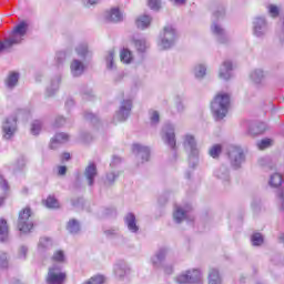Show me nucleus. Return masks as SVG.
I'll return each mask as SVG.
<instances>
[{
    "label": "nucleus",
    "instance_id": "nucleus-1",
    "mask_svg": "<svg viewBox=\"0 0 284 284\" xmlns=\"http://www.w3.org/2000/svg\"><path fill=\"white\" fill-rule=\"evenodd\" d=\"M211 111L213 112L216 121L225 119V116H227V112H230V94L224 92L217 93L211 102Z\"/></svg>",
    "mask_w": 284,
    "mask_h": 284
},
{
    "label": "nucleus",
    "instance_id": "nucleus-2",
    "mask_svg": "<svg viewBox=\"0 0 284 284\" xmlns=\"http://www.w3.org/2000/svg\"><path fill=\"white\" fill-rule=\"evenodd\" d=\"M28 33V23L26 21L20 22L16 26L9 38L4 39L3 42H0V52L3 50H9L12 45H19L23 41V37Z\"/></svg>",
    "mask_w": 284,
    "mask_h": 284
},
{
    "label": "nucleus",
    "instance_id": "nucleus-3",
    "mask_svg": "<svg viewBox=\"0 0 284 284\" xmlns=\"http://www.w3.org/2000/svg\"><path fill=\"white\" fill-rule=\"evenodd\" d=\"M183 148L190 153V165L194 168L199 161V145L196 144V138L193 134H185L183 138Z\"/></svg>",
    "mask_w": 284,
    "mask_h": 284
},
{
    "label": "nucleus",
    "instance_id": "nucleus-4",
    "mask_svg": "<svg viewBox=\"0 0 284 284\" xmlns=\"http://www.w3.org/2000/svg\"><path fill=\"white\" fill-rule=\"evenodd\" d=\"M174 43H176V29L172 26L164 27L163 32L160 36L159 47L162 50H170Z\"/></svg>",
    "mask_w": 284,
    "mask_h": 284
},
{
    "label": "nucleus",
    "instance_id": "nucleus-5",
    "mask_svg": "<svg viewBox=\"0 0 284 284\" xmlns=\"http://www.w3.org/2000/svg\"><path fill=\"white\" fill-rule=\"evenodd\" d=\"M32 227H34V222H32V211L30 207H26L19 213L18 230L23 234H28Z\"/></svg>",
    "mask_w": 284,
    "mask_h": 284
},
{
    "label": "nucleus",
    "instance_id": "nucleus-6",
    "mask_svg": "<svg viewBox=\"0 0 284 284\" xmlns=\"http://www.w3.org/2000/svg\"><path fill=\"white\" fill-rule=\"evenodd\" d=\"M67 274L61 271V266L53 265L49 268L45 277L47 284H63L65 283Z\"/></svg>",
    "mask_w": 284,
    "mask_h": 284
},
{
    "label": "nucleus",
    "instance_id": "nucleus-7",
    "mask_svg": "<svg viewBox=\"0 0 284 284\" xmlns=\"http://www.w3.org/2000/svg\"><path fill=\"white\" fill-rule=\"evenodd\" d=\"M270 32V26L264 17H256L253 20V34L258 39H263Z\"/></svg>",
    "mask_w": 284,
    "mask_h": 284
},
{
    "label": "nucleus",
    "instance_id": "nucleus-8",
    "mask_svg": "<svg viewBox=\"0 0 284 284\" xmlns=\"http://www.w3.org/2000/svg\"><path fill=\"white\" fill-rule=\"evenodd\" d=\"M201 271L193 270L186 271L185 273L180 274L175 281L178 284H195L201 283Z\"/></svg>",
    "mask_w": 284,
    "mask_h": 284
},
{
    "label": "nucleus",
    "instance_id": "nucleus-9",
    "mask_svg": "<svg viewBox=\"0 0 284 284\" xmlns=\"http://www.w3.org/2000/svg\"><path fill=\"white\" fill-rule=\"evenodd\" d=\"M229 159L233 168H241V164L245 162V153L241 146L229 148Z\"/></svg>",
    "mask_w": 284,
    "mask_h": 284
},
{
    "label": "nucleus",
    "instance_id": "nucleus-10",
    "mask_svg": "<svg viewBox=\"0 0 284 284\" xmlns=\"http://www.w3.org/2000/svg\"><path fill=\"white\" fill-rule=\"evenodd\" d=\"M132 112V100H123L120 104L119 111L115 113L113 121L119 123H123V121H128L130 113Z\"/></svg>",
    "mask_w": 284,
    "mask_h": 284
},
{
    "label": "nucleus",
    "instance_id": "nucleus-11",
    "mask_svg": "<svg viewBox=\"0 0 284 284\" xmlns=\"http://www.w3.org/2000/svg\"><path fill=\"white\" fill-rule=\"evenodd\" d=\"M17 132V116H9L2 124L3 139L9 141V139L14 136Z\"/></svg>",
    "mask_w": 284,
    "mask_h": 284
},
{
    "label": "nucleus",
    "instance_id": "nucleus-12",
    "mask_svg": "<svg viewBox=\"0 0 284 284\" xmlns=\"http://www.w3.org/2000/svg\"><path fill=\"white\" fill-rule=\"evenodd\" d=\"M163 141L171 148L176 150V134L174 133V124L166 123L163 128Z\"/></svg>",
    "mask_w": 284,
    "mask_h": 284
},
{
    "label": "nucleus",
    "instance_id": "nucleus-13",
    "mask_svg": "<svg viewBox=\"0 0 284 284\" xmlns=\"http://www.w3.org/2000/svg\"><path fill=\"white\" fill-rule=\"evenodd\" d=\"M212 34H214L217 42L225 44L230 41V36L227 34V31L219 24V22H213L211 26Z\"/></svg>",
    "mask_w": 284,
    "mask_h": 284
},
{
    "label": "nucleus",
    "instance_id": "nucleus-14",
    "mask_svg": "<svg viewBox=\"0 0 284 284\" xmlns=\"http://www.w3.org/2000/svg\"><path fill=\"white\" fill-rule=\"evenodd\" d=\"M133 154H135L138 161L141 163H148L150 161V148L141 145V144H133Z\"/></svg>",
    "mask_w": 284,
    "mask_h": 284
},
{
    "label": "nucleus",
    "instance_id": "nucleus-15",
    "mask_svg": "<svg viewBox=\"0 0 284 284\" xmlns=\"http://www.w3.org/2000/svg\"><path fill=\"white\" fill-rule=\"evenodd\" d=\"M97 176H99L97 164L89 163V165L84 170V179L87 180L89 187H92L94 185V180L97 179Z\"/></svg>",
    "mask_w": 284,
    "mask_h": 284
},
{
    "label": "nucleus",
    "instance_id": "nucleus-16",
    "mask_svg": "<svg viewBox=\"0 0 284 284\" xmlns=\"http://www.w3.org/2000/svg\"><path fill=\"white\" fill-rule=\"evenodd\" d=\"M168 247H161L156 251V253L151 257V263L153 267H163V261H165V256H168Z\"/></svg>",
    "mask_w": 284,
    "mask_h": 284
},
{
    "label": "nucleus",
    "instance_id": "nucleus-17",
    "mask_svg": "<svg viewBox=\"0 0 284 284\" xmlns=\"http://www.w3.org/2000/svg\"><path fill=\"white\" fill-rule=\"evenodd\" d=\"M70 141V135L68 133H57L50 142V149L57 150L59 145L68 143Z\"/></svg>",
    "mask_w": 284,
    "mask_h": 284
},
{
    "label": "nucleus",
    "instance_id": "nucleus-18",
    "mask_svg": "<svg viewBox=\"0 0 284 284\" xmlns=\"http://www.w3.org/2000/svg\"><path fill=\"white\" fill-rule=\"evenodd\" d=\"M190 210H191L190 206H187L186 209L176 206L175 211L173 213V219H174L175 223H181V222L190 219Z\"/></svg>",
    "mask_w": 284,
    "mask_h": 284
},
{
    "label": "nucleus",
    "instance_id": "nucleus-19",
    "mask_svg": "<svg viewBox=\"0 0 284 284\" xmlns=\"http://www.w3.org/2000/svg\"><path fill=\"white\" fill-rule=\"evenodd\" d=\"M104 17L105 20L111 23H120V21H123V13L119 8H112L110 11H106Z\"/></svg>",
    "mask_w": 284,
    "mask_h": 284
},
{
    "label": "nucleus",
    "instance_id": "nucleus-20",
    "mask_svg": "<svg viewBox=\"0 0 284 284\" xmlns=\"http://www.w3.org/2000/svg\"><path fill=\"white\" fill-rule=\"evenodd\" d=\"M214 176L223 183H230V169L225 165H221L214 171Z\"/></svg>",
    "mask_w": 284,
    "mask_h": 284
},
{
    "label": "nucleus",
    "instance_id": "nucleus-21",
    "mask_svg": "<svg viewBox=\"0 0 284 284\" xmlns=\"http://www.w3.org/2000/svg\"><path fill=\"white\" fill-rule=\"evenodd\" d=\"M219 77L224 81H230V79H232V62L230 61L223 62V64L220 67Z\"/></svg>",
    "mask_w": 284,
    "mask_h": 284
},
{
    "label": "nucleus",
    "instance_id": "nucleus-22",
    "mask_svg": "<svg viewBox=\"0 0 284 284\" xmlns=\"http://www.w3.org/2000/svg\"><path fill=\"white\" fill-rule=\"evenodd\" d=\"M124 223L132 234H136L139 232V225H136V216L133 213H128L124 217Z\"/></svg>",
    "mask_w": 284,
    "mask_h": 284
},
{
    "label": "nucleus",
    "instance_id": "nucleus-23",
    "mask_svg": "<svg viewBox=\"0 0 284 284\" xmlns=\"http://www.w3.org/2000/svg\"><path fill=\"white\" fill-rule=\"evenodd\" d=\"M72 77H81L85 72V65L80 60L74 59L70 65Z\"/></svg>",
    "mask_w": 284,
    "mask_h": 284
},
{
    "label": "nucleus",
    "instance_id": "nucleus-24",
    "mask_svg": "<svg viewBox=\"0 0 284 284\" xmlns=\"http://www.w3.org/2000/svg\"><path fill=\"white\" fill-rule=\"evenodd\" d=\"M8 192H10V184H8V181L3 179V175L0 174V207L3 205V201H6Z\"/></svg>",
    "mask_w": 284,
    "mask_h": 284
},
{
    "label": "nucleus",
    "instance_id": "nucleus-25",
    "mask_svg": "<svg viewBox=\"0 0 284 284\" xmlns=\"http://www.w3.org/2000/svg\"><path fill=\"white\" fill-rule=\"evenodd\" d=\"M152 23V17L148 14H143L136 18L135 26L139 28V30H145V28H150V24Z\"/></svg>",
    "mask_w": 284,
    "mask_h": 284
},
{
    "label": "nucleus",
    "instance_id": "nucleus-26",
    "mask_svg": "<svg viewBox=\"0 0 284 284\" xmlns=\"http://www.w3.org/2000/svg\"><path fill=\"white\" fill-rule=\"evenodd\" d=\"M60 84H61V75H57L51 80L50 85L47 88V97H53L54 93L59 92Z\"/></svg>",
    "mask_w": 284,
    "mask_h": 284
},
{
    "label": "nucleus",
    "instance_id": "nucleus-27",
    "mask_svg": "<svg viewBox=\"0 0 284 284\" xmlns=\"http://www.w3.org/2000/svg\"><path fill=\"white\" fill-rule=\"evenodd\" d=\"M129 272L130 267H128V264H125L124 262H120L114 266V274L115 276H118V278H123V276H125V274H128Z\"/></svg>",
    "mask_w": 284,
    "mask_h": 284
},
{
    "label": "nucleus",
    "instance_id": "nucleus-28",
    "mask_svg": "<svg viewBox=\"0 0 284 284\" xmlns=\"http://www.w3.org/2000/svg\"><path fill=\"white\" fill-rule=\"evenodd\" d=\"M268 185L270 187L281 190V185H283V175H281L280 173L272 174L268 181Z\"/></svg>",
    "mask_w": 284,
    "mask_h": 284
},
{
    "label": "nucleus",
    "instance_id": "nucleus-29",
    "mask_svg": "<svg viewBox=\"0 0 284 284\" xmlns=\"http://www.w3.org/2000/svg\"><path fill=\"white\" fill-rule=\"evenodd\" d=\"M267 129V125L264 122H257L251 125L248 129V133L256 136V134H263V132Z\"/></svg>",
    "mask_w": 284,
    "mask_h": 284
},
{
    "label": "nucleus",
    "instance_id": "nucleus-30",
    "mask_svg": "<svg viewBox=\"0 0 284 284\" xmlns=\"http://www.w3.org/2000/svg\"><path fill=\"white\" fill-rule=\"evenodd\" d=\"M52 247V240L50 237H41L38 244V251L43 253Z\"/></svg>",
    "mask_w": 284,
    "mask_h": 284
},
{
    "label": "nucleus",
    "instance_id": "nucleus-31",
    "mask_svg": "<svg viewBox=\"0 0 284 284\" xmlns=\"http://www.w3.org/2000/svg\"><path fill=\"white\" fill-rule=\"evenodd\" d=\"M0 241L1 243L8 241V222L4 219H0Z\"/></svg>",
    "mask_w": 284,
    "mask_h": 284
},
{
    "label": "nucleus",
    "instance_id": "nucleus-32",
    "mask_svg": "<svg viewBox=\"0 0 284 284\" xmlns=\"http://www.w3.org/2000/svg\"><path fill=\"white\" fill-rule=\"evenodd\" d=\"M67 230L70 234H79L81 232V224L79 221L72 219L68 222Z\"/></svg>",
    "mask_w": 284,
    "mask_h": 284
},
{
    "label": "nucleus",
    "instance_id": "nucleus-33",
    "mask_svg": "<svg viewBox=\"0 0 284 284\" xmlns=\"http://www.w3.org/2000/svg\"><path fill=\"white\" fill-rule=\"evenodd\" d=\"M133 43L138 52H145L148 50V41L143 38H133Z\"/></svg>",
    "mask_w": 284,
    "mask_h": 284
},
{
    "label": "nucleus",
    "instance_id": "nucleus-34",
    "mask_svg": "<svg viewBox=\"0 0 284 284\" xmlns=\"http://www.w3.org/2000/svg\"><path fill=\"white\" fill-rule=\"evenodd\" d=\"M209 284H221V275L219 270L212 268L209 273Z\"/></svg>",
    "mask_w": 284,
    "mask_h": 284
},
{
    "label": "nucleus",
    "instance_id": "nucleus-35",
    "mask_svg": "<svg viewBox=\"0 0 284 284\" xmlns=\"http://www.w3.org/2000/svg\"><path fill=\"white\" fill-rule=\"evenodd\" d=\"M250 77L253 83H261L263 79H265V73L263 72V70L257 69V70H254Z\"/></svg>",
    "mask_w": 284,
    "mask_h": 284
},
{
    "label": "nucleus",
    "instance_id": "nucleus-36",
    "mask_svg": "<svg viewBox=\"0 0 284 284\" xmlns=\"http://www.w3.org/2000/svg\"><path fill=\"white\" fill-rule=\"evenodd\" d=\"M120 60L122 63H132V51L129 49H122L120 52Z\"/></svg>",
    "mask_w": 284,
    "mask_h": 284
},
{
    "label": "nucleus",
    "instance_id": "nucleus-37",
    "mask_svg": "<svg viewBox=\"0 0 284 284\" xmlns=\"http://www.w3.org/2000/svg\"><path fill=\"white\" fill-rule=\"evenodd\" d=\"M7 87L12 90L19 83V73L12 72L7 79Z\"/></svg>",
    "mask_w": 284,
    "mask_h": 284
},
{
    "label": "nucleus",
    "instance_id": "nucleus-38",
    "mask_svg": "<svg viewBox=\"0 0 284 284\" xmlns=\"http://www.w3.org/2000/svg\"><path fill=\"white\" fill-rule=\"evenodd\" d=\"M108 70H114V50H109L105 57Z\"/></svg>",
    "mask_w": 284,
    "mask_h": 284
},
{
    "label": "nucleus",
    "instance_id": "nucleus-39",
    "mask_svg": "<svg viewBox=\"0 0 284 284\" xmlns=\"http://www.w3.org/2000/svg\"><path fill=\"white\" fill-rule=\"evenodd\" d=\"M207 72V68L203 64H199L197 67L194 68V75L195 79H203Z\"/></svg>",
    "mask_w": 284,
    "mask_h": 284
},
{
    "label": "nucleus",
    "instance_id": "nucleus-40",
    "mask_svg": "<svg viewBox=\"0 0 284 284\" xmlns=\"http://www.w3.org/2000/svg\"><path fill=\"white\" fill-rule=\"evenodd\" d=\"M75 52L78 57H82L83 59H85V57H88V43H80L75 48Z\"/></svg>",
    "mask_w": 284,
    "mask_h": 284
},
{
    "label": "nucleus",
    "instance_id": "nucleus-41",
    "mask_svg": "<svg viewBox=\"0 0 284 284\" xmlns=\"http://www.w3.org/2000/svg\"><path fill=\"white\" fill-rule=\"evenodd\" d=\"M266 9L270 17H272L273 19H276V17L281 14V9L275 4H268Z\"/></svg>",
    "mask_w": 284,
    "mask_h": 284
},
{
    "label": "nucleus",
    "instance_id": "nucleus-42",
    "mask_svg": "<svg viewBox=\"0 0 284 284\" xmlns=\"http://www.w3.org/2000/svg\"><path fill=\"white\" fill-rule=\"evenodd\" d=\"M42 126H43V123L41 122V120H34L31 124V134L37 136V134L41 132Z\"/></svg>",
    "mask_w": 284,
    "mask_h": 284
},
{
    "label": "nucleus",
    "instance_id": "nucleus-43",
    "mask_svg": "<svg viewBox=\"0 0 284 284\" xmlns=\"http://www.w3.org/2000/svg\"><path fill=\"white\" fill-rule=\"evenodd\" d=\"M45 206L50 210H57V207H59V201L54 196L50 195L45 201Z\"/></svg>",
    "mask_w": 284,
    "mask_h": 284
},
{
    "label": "nucleus",
    "instance_id": "nucleus-44",
    "mask_svg": "<svg viewBox=\"0 0 284 284\" xmlns=\"http://www.w3.org/2000/svg\"><path fill=\"white\" fill-rule=\"evenodd\" d=\"M222 150L223 149L221 148L220 144H215L210 149L209 154H210V156H212V159H217V156H219V154H221Z\"/></svg>",
    "mask_w": 284,
    "mask_h": 284
},
{
    "label": "nucleus",
    "instance_id": "nucleus-45",
    "mask_svg": "<svg viewBox=\"0 0 284 284\" xmlns=\"http://www.w3.org/2000/svg\"><path fill=\"white\" fill-rule=\"evenodd\" d=\"M9 265L8 253L0 251V267L6 270Z\"/></svg>",
    "mask_w": 284,
    "mask_h": 284
},
{
    "label": "nucleus",
    "instance_id": "nucleus-46",
    "mask_svg": "<svg viewBox=\"0 0 284 284\" xmlns=\"http://www.w3.org/2000/svg\"><path fill=\"white\" fill-rule=\"evenodd\" d=\"M258 150H267V148H272V139H263L257 142Z\"/></svg>",
    "mask_w": 284,
    "mask_h": 284
},
{
    "label": "nucleus",
    "instance_id": "nucleus-47",
    "mask_svg": "<svg viewBox=\"0 0 284 284\" xmlns=\"http://www.w3.org/2000/svg\"><path fill=\"white\" fill-rule=\"evenodd\" d=\"M251 241L254 246L263 245V235L261 233H255L252 235Z\"/></svg>",
    "mask_w": 284,
    "mask_h": 284
},
{
    "label": "nucleus",
    "instance_id": "nucleus-48",
    "mask_svg": "<svg viewBox=\"0 0 284 284\" xmlns=\"http://www.w3.org/2000/svg\"><path fill=\"white\" fill-rule=\"evenodd\" d=\"M116 179H119V173L110 172L106 174L105 184L112 185Z\"/></svg>",
    "mask_w": 284,
    "mask_h": 284
},
{
    "label": "nucleus",
    "instance_id": "nucleus-49",
    "mask_svg": "<svg viewBox=\"0 0 284 284\" xmlns=\"http://www.w3.org/2000/svg\"><path fill=\"white\" fill-rule=\"evenodd\" d=\"M148 6L151 10H161V0H148Z\"/></svg>",
    "mask_w": 284,
    "mask_h": 284
},
{
    "label": "nucleus",
    "instance_id": "nucleus-50",
    "mask_svg": "<svg viewBox=\"0 0 284 284\" xmlns=\"http://www.w3.org/2000/svg\"><path fill=\"white\" fill-rule=\"evenodd\" d=\"M52 260L58 263H63L65 261V255L63 254V251H57L53 254Z\"/></svg>",
    "mask_w": 284,
    "mask_h": 284
},
{
    "label": "nucleus",
    "instance_id": "nucleus-51",
    "mask_svg": "<svg viewBox=\"0 0 284 284\" xmlns=\"http://www.w3.org/2000/svg\"><path fill=\"white\" fill-rule=\"evenodd\" d=\"M214 19H223L225 17V8L224 7H219L217 10L213 12Z\"/></svg>",
    "mask_w": 284,
    "mask_h": 284
},
{
    "label": "nucleus",
    "instance_id": "nucleus-52",
    "mask_svg": "<svg viewBox=\"0 0 284 284\" xmlns=\"http://www.w3.org/2000/svg\"><path fill=\"white\" fill-rule=\"evenodd\" d=\"M150 120L152 125H156L160 121L159 111H151L150 112Z\"/></svg>",
    "mask_w": 284,
    "mask_h": 284
},
{
    "label": "nucleus",
    "instance_id": "nucleus-53",
    "mask_svg": "<svg viewBox=\"0 0 284 284\" xmlns=\"http://www.w3.org/2000/svg\"><path fill=\"white\" fill-rule=\"evenodd\" d=\"M277 199L280 200V207L284 212V186L277 191Z\"/></svg>",
    "mask_w": 284,
    "mask_h": 284
},
{
    "label": "nucleus",
    "instance_id": "nucleus-54",
    "mask_svg": "<svg viewBox=\"0 0 284 284\" xmlns=\"http://www.w3.org/2000/svg\"><path fill=\"white\" fill-rule=\"evenodd\" d=\"M55 61H57L58 65H61L63 63V61H65V52L64 51H59L55 54Z\"/></svg>",
    "mask_w": 284,
    "mask_h": 284
},
{
    "label": "nucleus",
    "instance_id": "nucleus-55",
    "mask_svg": "<svg viewBox=\"0 0 284 284\" xmlns=\"http://www.w3.org/2000/svg\"><path fill=\"white\" fill-rule=\"evenodd\" d=\"M26 256H28V246L22 245L18 251V257L26 260Z\"/></svg>",
    "mask_w": 284,
    "mask_h": 284
},
{
    "label": "nucleus",
    "instance_id": "nucleus-56",
    "mask_svg": "<svg viewBox=\"0 0 284 284\" xmlns=\"http://www.w3.org/2000/svg\"><path fill=\"white\" fill-rule=\"evenodd\" d=\"M26 168V159L24 158H20L17 161L16 166L13 168V170H23Z\"/></svg>",
    "mask_w": 284,
    "mask_h": 284
},
{
    "label": "nucleus",
    "instance_id": "nucleus-57",
    "mask_svg": "<svg viewBox=\"0 0 284 284\" xmlns=\"http://www.w3.org/2000/svg\"><path fill=\"white\" fill-rule=\"evenodd\" d=\"M84 119H87V121H91L92 123H97L99 121L97 115H94L93 113H90V112H87L84 114Z\"/></svg>",
    "mask_w": 284,
    "mask_h": 284
},
{
    "label": "nucleus",
    "instance_id": "nucleus-58",
    "mask_svg": "<svg viewBox=\"0 0 284 284\" xmlns=\"http://www.w3.org/2000/svg\"><path fill=\"white\" fill-rule=\"evenodd\" d=\"M62 125H65V118L58 116L54 122L55 128H61Z\"/></svg>",
    "mask_w": 284,
    "mask_h": 284
},
{
    "label": "nucleus",
    "instance_id": "nucleus-59",
    "mask_svg": "<svg viewBox=\"0 0 284 284\" xmlns=\"http://www.w3.org/2000/svg\"><path fill=\"white\" fill-rule=\"evenodd\" d=\"M175 108L178 112H183V110H185V105H183V101H181V98H176Z\"/></svg>",
    "mask_w": 284,
    "mask_h": 284
},
{
    "label": "nucleus",
    "instance_id": "nucleus-60",
    "mask_svg": "<svg viewBox=\"0 0 284 284\" xmlns=\"http://www.w3.org/2000/svg\"><path fill=\"white\" fill-rule=\"evenodd\" d=\"M67 172H68V168L67 166H59L58 168V174L60 176H65Z\"/></svg>",
    "mask_w": 284,
    "mask_h": 284
},
{
    "label": "nucleus",
    "instance_id": "nucleus-61",
    "mask_svg": "<svg viewBox=\"0 0 284 284\" xmlns=\"http://www.w3.org/2000/svg\"><path fill=\"white\" fill-rule=\"evenodd\" d=\"M119 163H121V158L114 155L110 165L111 168H114V165H119Z\"/></svg>",
    "mask_w": 284,
    "mask_h": 284
},
{
    "label": "nucleus",
    "instance_id": "nucleus-62",
    "mask_svg": "<svg viewBox=\"0 0 284 284\" xmlns=\"http://www.w3.org/2000/svg\"><path fill=\"white\" fill-rule=\"evenodd\" d=\"M187 0H171L174 6H185Z\"/></svg>",
    "mask_w": 284,
    "mask_h": 284
},
{
    "label": "nucleus",
    "instance_id": "nucleus-63",
    "mask_svg": "<svg viewBox=\"0 0 284 284\" xmlns=\"http://www.w3.org/2000/svg\"><path fill=\"white\" fill-rule=\"evenodd\" d=\"M84 6H94V3H99V0H82Z\"/></svg>",
    "mask_w": 284,
    "mask_h": 284
},
{
    "label": "nucleus",
    "instance_id": "nucleus-64",
    "mask_svg": "<svg viewBox=\"0 0 284 284\" xmlns=\"http://www.w3.org/2000/svg\"><path fill=\"white\" fill-rule=\"evenodd\" d=\"M281 24H282V33H281V39H284V18L281 19Z\"/></svg>",
    "mask_w": 284,
    "mask_h": 284
}]
</instances>
